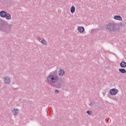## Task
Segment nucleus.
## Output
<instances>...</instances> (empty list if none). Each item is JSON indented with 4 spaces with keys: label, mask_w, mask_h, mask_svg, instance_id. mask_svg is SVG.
<instances>
[{
    "label": "nucleus",
    "mask_w": 126,
    "mask_h": 126,
    "mask_svg": "<svg viewBox=\"0 0 126 126\" xmlns=\"http://www.w3.org/2000/svg\"><path fill=\"white\" fill-rule=\"evenodd\" d=\"M97 31V30H93V32H95Z\"/></svg>",
    "instance_id": "4be33fe9"
},
{
    "label": "nucleus",
    "mask_w": 126,
    "mask_h": 126,
    "mask_svg": "<svg viewBox=\"0 0 126 126\" xmlns=\"http://www.w3.org/2000/svg\"><path fill=\"white\" fill-rule=\"evenodd\" d=\"M7 13V12H6V11H1L0 12V17H2V18L5 17V16H6Z\"/></svg>",
    "instance_id": "1a4fd4ad"
},
{
    "label": "nucleus",
    "mask_w": 126,
    "mask_h": 126,
    "mask_svg": "<svg viewBox=\"0 0 126 126\" xmlns=\"http://www.w3.org/2000/svg\"><path fill=\"white\" fill-rule=\"evenodd\" d=\"M106 29L111 34H117L120 32V29L117 23L112 22L106 25Z\"/></svg>",
    "instance_id": "f257e3e1"
},
{
    "label": "nucleus",
    "mask_w": 126,
    "mask_h": 126,
    "mask_svg": "<svg viewBox=\"0 0 126 126\" xmlns=\"http://www.w3.org/2000/svg\"><path fill=\"white\" fill-rule=\"evenodd\" d=\"M11 112L14 116H17L18 113H19V110H18V109L14 108L13 110H11Z\"/></svg>",
    "instance_id": "0eeeda50"
},
{
    "label": "nucleus",
    "mask_w": 126,
    "mask_h": 126,
    "mask_svg": "<svg viewBox=\"0 0 126 126\" xmlns=\"http://www.w3.org/2000/svg\"><path fill=\"white\" fill-rule=\"evenodd\" d=\"M86 113L88 114V115H91L92 114V112L90 111V110L86 111Z\"/></svg>",
    "instance_id": "6ab92c4d"
},
{
    "label": "nucleus",
    "mask_w": 126,
    "mask_h": 126,
    "mask_svg": "<svg viewBox=\"0 0 126 126\" xmlns=\"http://www.w3.org/2000/svg\"><path fill=\"white\" fill-rule=\"evenodd\" d=\"M120 25L121 27H125L126 26V25H125V23H123V22L120 23Z\"/></svg>",
    "instance_id": "f3484780"
},
{
    "label": "nucleus",
    "mask_w": 126,
    "mask_h": 126,
    "mask_svg": "<svg viewBox=\"0 0 126 126\" xmlns=\"http://www.w3.org/2000/svg\"><path fill=\"white\" fill-rule=\"evenodd\" d=\"M75 11V7L73 6L71 7L70 12H71V13H74Z\"/></svg>",
    "instance_id": "2eb2a0df"
},
{
    "label": "nucleus",
    "mask_w": 126,
    "mask_h": 126,
    "mask_svg": "<svg viewBox=\"0 0 126 126\" xmlns=\"http://www.w3.org/2000/svg\"><path fill=\"white\" fill-rule=\"evenodd\" d=\"M112 99H113V100H114V101L118 100V97L117 96H113V98H112Z\"/></svg>",
    "instance_id": "a211bd4d"
},
{
    "label": "nucleus",
    "mask_w": 126,
    "mask_h": 126,
    "mask_svg": "<svg viewBox=\"0 0 126 126\" xmlns=\"http://www.w3.org/2000/svg\"><path fill=\"white\" fill-rule=\"evenodd\" d=\"M47 82L50 84H55L57 82H59L60 80V77L57 71H54L50 73L46 78Z\"/></svg>",
    "instance_id": "7ed1b4c3"
},
{
    "label": "nucleus",
    "mask_w": 126,
    "mask_h": 126,
    "mask_svg": "<svg viewBox=\"0 0 126 126\" xmlns=\"http://www.w3.org/2000/svg\"><path fill=\"white\" fill-rule=\"evenodd\" d=\"M41 43H42L43 45H47V41L44 39L41 40Z\"/></svg>",
    "instance_id": "dca6fc26"
},
{
    "label": "nucleus",
    "mask_w": 126,
    "mask_h": 126,
    "mask_svg": "<svg viewBox=\"0 0 126 126\" xmlns=\"http://www.w3.org/2000/svg\"><path fill=\"white\" fill-rule=\"evenodd\" d=\"M119 91L117 89H112L109 91V94L112 96H115L118 94Z\"/></svg>",
    "instance_id": "20e7f679"
},
{
    "label": "nucleus",
    "mask_w": 126,
    "mask_h": 126,
    "mask_svg": "<svg viewBox=\"0 0 126 126\" xmlns=\"http://www.w3.org/2000/svg\"><path fill=\"white\" fill-rule=\"evenodd\" d=\"M119 70L121 72V73H123V74L126 73V70L125 68H120Z\"/></svg>",
    "instance_id": "ddd939ff"
},
{
    "label": "nucleus",
    "mask_w": 126,
    "mask_h": 126,
    "mask_svg": "<svg viewBox=\"0 0 126 126\" xmlns=\"http://www.w3.org/2000/svg\"><path fill=\"white\" fill-rule=\"evenodd\" d=\"M55 93H60V90H56L55 91Z\"/></svg>",
    "instance_id": "412c9836"
},
{
    "label": "nucleus",
    "mask_w": 126,
    "mask_h": 126,
    "mask_svg": "<svg viewBox=\"0 0 126 126\" xmlns=\"http://www.w3.org/2000/svg\"><path fill=\"white\" fill-rule=\"evenodd\" d=\"M120 65L121 67L123 68H126V62L125 61H123L122 62L120 63Z\"/></svg>",
    "instance_id": "f8f14e48"
},
{
    "label": "nucleus",
    "mask_w": 126,
    "mask_h": 126,
    "mask_svg": "<svg viewBox=\"0 0 126 126\" xmlns=\"http://www.w3.org/2000/svg\"><path fill=\"white\" fill-rule=\"evenodd\" d=\"M5 17H6V19H8V20H10V19H11V16L7 13Z\"/></svg>",
    "instance_id": "4468645a"
},
{
    "label": "nucleus",
    "mask_w": 126,
    "mask_h": 126,
    "mask_svg": "<svg viewBox=\"0 0 126 126\" xmlns=\"http://www.w3.org/2000/svg\"><path fill=\"white\" fill-rule=\"evenodd\" d=\"M12 24H8L6 22L0 18V31L8 34L11 33L13 27Z\"/></svg>",
    "instance_id": "f03ea898"
},
{
    "label": "nucleus",
    "mask_w": 126,
    "mask_h": 126,
    "mask_svg": "<svg viewBox=\"0 0 126 126\" xmlns=\"http://www.w3.org/2000/svg\"><path fill=\"white\" fill-rule=\"evenodd\" d=\"M58 74L59 76H64L65 74V72L64 71V70L61 69L58 71Z\"/></svg>",
    "instance_id": "423d86ee"
},
{
    "label": "nucleus",
    "mask_w": 126,
    "mask_h": 126,
    "mask_svg": "<svg viewBox=\"0 0 126 126\" xmlns=\"http://www.w3.org/2000/svg\"><path fill=\"white\" fill-rule=\"evenodd\" d=\"M4 82L6 84H9L10 83V77L8 76H6L3 78Z\"/></svg>",
    "instance_id": "39448f33"
},
{
    "label": "nucleus",
    "mask_w": 126,
    "mask_h": 126,
    "mask_svg": "<svg viewBox=\"0 0 126 126\" xmlns=\"http://www.w3.org/2000/svg\"><path fill=\"white\" fill-rule=\"evenodd\" d=\"M113 18L114 19H115V20H120V21L123 20V18L120 15L114 16Z\"/></svg>",
    "instance_id": "9b49d317"
},
{
    "label": "nucleus",
    "mask_w": 126,
    "mask_h": 126,
    "mask_svg": "<svg viewBox=\"0 0 126 126\" xmlns=\"http://www.w3.org/2000/svg\"><path fill=\"white\" fill-rule=\"evenodd\" d=\"M55 86L56 87V88H62L63 87V83L61 82H57V83H55Z\"/></svg>",
    "instance_id": "6e6552de"
},
{
    "label": "nucleus",
    "mask_w": 126,
    "mask_h": 126,
    "mask_svg": "<svg viewBox=\"0 0 126 126\" xmlns=\"http://www.w3.org/2000/svg\"><path fill=\"white\" fill-rule=\"evenodd\" d=\"M77 30L80 33H83V32L85 31V29L83 27H78L77 28Z\"/></svg>",
    "instance_id": "9d476101"
},
{
    "label": "nucleus",
    "mask_w": 126,
    "mask_h": 126,
    "mask_svg": "<svg viewBox=\"0 0 126 126\" xmlns=\"http://www.w3.org/2000/svg\"><path fill=\"white\" fill-rule=\"evenodd\" d=\"M89 105L91 106V107H93V106H94V102H91Z\"/></svg>",
    "instance_id": "aec40b11"
}]
</instances>
